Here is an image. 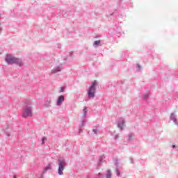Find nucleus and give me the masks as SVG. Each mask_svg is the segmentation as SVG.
Here are the masks:
<instances>
[{
	"label": "nucleus",
	"mask_w": 178,
	"mask_h": 178,
	"mask_svg": "<svg viewBox=\"0 0 178 178\" xmlns=\"http://www.w3.org/2000/svg\"><path fill=\"white\" fill-rule=\"evenodd\" d=\"M84 112H86L87 111V107H84L83 110Z\"/></svg>",
	"instance_id": "nucleus-18"
},
{
	"label": "nucleus",
	"mask_w": 178,
	"mask_h": 178,
	"mask_svg": "<svg viewBox=\"0 0 178 178\" xmlns=\"http://www.w3.org/2000/svg\"><path fill=\"white\" fill-rule=\"evenodd\" d=\"M52 168L51 167V164H48L47 166L44 169V173H47V170H51Z\"/></svg>",
	"instance_id": "nucleus-8"
},
{
	"label": "nucleus",
	"mask_w": 178,
	"mask_h": 178,
	"mask_svg": "<svg viewBox=\"0 0 178 178\" xmlns=\"http://www.w3.org/2000/svg\"><path fill=\"white\" fill-rule=\"evenodd\" d=\"M23 118H31L33 117V113L31 112H24L22 114Z\"/></svg>",
	"instance_id": "nucleus-6"
},
{
	"label": "nucleus",
	"mask_w": 178,
	"mask_h": 178,
	"mask_svg": "<svg viewBox=\"0 0 178 178\" xmlns=\"http://www.w3.org/2000/svg\"><path fill=\"white\" fill-rule=\"evenodd\" d=\"M66 167V161L64 160H58V175L62 176L63 175V170Z\"/></svg>",
	"instance_id": "nucleus-2"
},
{
	"label": "nucleus",
	"mask_w": 178,
	"mask_h": 178,
	"mask_svg": "<svg viewBox=\"0 0 178 178\" xmlns=\"http://www.w3.org/2000/svg\"><path fill=\"white\" fill-rule=\"evenodd\" d=\"M117 176H120V172L117 170Z\"/></svg>",
	"instance_id": "nucleus-16"
},
{
	"label": "nucleus",
	"mask_w": 178,
	"mask_h": 178,
	"mask_svg": "<svg viewBox=\"0 0 178 178\" xmlns=\"http://www.w3.org/2000/svg\"><path fill=\"white\" fill-rule=\"evenodd\" d=\"M64 91H65V89H63V88H61L60 92H63Z\"/></svg>",
	"instance_id": "nucleus-15"
},
{
	"label": "nucleus",
	"mask_w": 178,
	"mask_h": 178,
	"mask_svg": "<svg viewBox=\"0 0 178 178\" xmlns=\"http://www.w3.org/2000/svg\"><path fill=\"white\" fill-rule=\"evenodd\" d=\"M97 84V81H95L92 83L91 86L90 87L88 91V98H94L95 97V86Z\"/></svg>",
	"instance_id": "nucleus-1"
},
{
	"label": "nucleus",
	"mask_w": 178,
	"mask_h": 178,
	"mask_svg": "<svg viewBox=\"0 0 178 178\" xmlns=\"http://www.w3.org/2000/svg\"><path fill=\"white\" fill-rule=\"evenodd\" d=\"M93 131H94L95 133H97V132H98V131H97V130H95V129H94Z\"/></svg>",
	"instance_id": "nucleus-19"
},
{
	"label": "nucleus",
	"mask_w": 178,
	"mask_h": 178,
	"mask_svg": "<svg viewBox=\"0 0 178 178\" xmlns=\"http://www.w3.org/2000/svg\"><path fill=\"white\" fill-rule=\"evenodd\" d=\"M56 72H60V68L59 67H56L54 70V73H56Z\"/></svg>",
	"instance_id": "nucleus-11"
},
{
	"label": "nucleus",
	"mask_w": 178,
	"mask_h": 178,
	"mask_svg": "<svg viewBox=\"0 0 178 178\" xmlns=\"http://www.w3.org/2000/svg\"><path fill=\"white\" fill-rule=\"evenodd\" d=\"M63 101H65V96H60L57 100V106H59V105H62Z\"/></svg>",
	"instance_id": "nucleus-5"
},
{
	"label": "nucleus",
	"mask_w": 178,
	"mask_h": 178,
	"mask_svg": "<svg viewBox=\"0 0 178 178\" xmlns=\"http://www.w3.org/2000/svg\"><path fill=\"white\" fill-rule=\"evenodd\" d=\"M25 112H31V108L27 107L26 108H25Z\"/></svg>",
	"instance_id": "nucleus-12"
},
{
	"label": "nucleus",
	"mask_w": 178,
	"mask_h": 178,
	"mask_svg": "<svg viewBox=\"0 0 178 178\" xmlns=\"http://www.w3.org/2000/svg\"><path fill=\"white\" fill-rule=\"evenodd\" d=\"M145 98H148V95H145L144 97H143V99H145Z\"/></svg>",
	"instance_id": "nucleus-14"
},
{
	"label": "nucleus",
	"mask_w": 178,
	"mask_h": 178,
	"mask_svg": "<svg viewBox=\"0 0 178 178\" xmlns=\"http://www.w3.org/2000/svg\"><path fill=\"white\" fill-rule=\"evenodd\" d=\"M137 66H138V69H141V65L140 64H138Z\"/></svg>",
	"instance_id": "nucleus-17"
},
{
	"label": "nucleus",
	"mask_w": 178,
	"mask_h": 178,
	"mask_svg": "<svg viewBox=\"0 0 178 178\" xmlns=\"http://www.w3.org/2000/svg\"><path fill=\"white\" fill-rule=\"evenodd\" d=\"M16 59V57L13 56L12 55H7L6 58V61L8 65H12L15 63V60Z\"/></svg>",
	"instance_id": "nucleus-3"
},
{
	"label": "nucleus",
	"mask_w": 178,
	"mask_h": 178,
	"mask_svg": "<svg viewBox=\"0 0 178 178\" xmlns=\"http://www.w3.org/2000/svg\"><path fill=\"white\" fill-rule=\"evenodd\" d=\"M173 148H176V145H172Z\"/></svg>",
	"instance_id": "nucleus-20"
},
{
	"label": "nucleus",
	"mask_w": 178,
	"mask_h": 178,
	"mask_svg": "<svg viewBox=\"0 0 178 178\" xmlns=\"http://www.w3.org/2000/svg\"><path fill=\"white\" fill-rule=\"evenodd\" d=\"M99 44H101V40H96L94 42L93 45L94 47H97Z\"/></svg>",
	"instance_id": "nucleus-9"
},
{
	"label": "nucleus",
	"mask_w": 178,
	"mask_h": 178,
	"mask_svg": "<svg viewBox=\"0 0 178 178\" xmlns=\"http://www.w3.org/2000/svg\"><path fill=\"white\" fill-rule=\"evenodd\" d=\"M14 178H16V177H14Z\"/></svg>",
	"instance_id": "nucleus-21"
},
{
	"label": "nucleus",
	"mask_w": 178,
	"mask_h": 178,
	"mask_svg": "<svg viewBox=\"0 0 178 178\" xmlns=\"http://www.w3.org/2000/svg\"><path fill=\"white\" fill-rule=\"evenodd\" d=\"M14 63H15V65H17V66L19 67L23 66V61L22 60V59L19 58H15Z\"/></svg>",
	"instance_id": "nucleus-4"
},
{
	"label": "nucleus",
	"mask_w": 178,
	"mask_h": 178,
	"mask_svg": "<svg viewBox=\"0 0 178 178\" xmlns=\"http://www.w3.org/2000/svg\"><path fill=\"white\" fill-rule=\"evenodd\" d=\"M112 176V173L111 172L110 170L108 171L107 175H106V178H111Z\"/></svg>",
	"instance_id": "nucleus-10"
},
{
	"label": "nucleus",
	"mask_w": 178,
	"mask_h": 178,
	"mask_svg": "<svg viewBox=\"0 0 178 178\" xmlns=\"http://www.w3.org/2000/svg\"><path fill=\"white\" fill-rule=\"evenodd\" d=\"M45 140H47V138H45V137H43L42 138V144H44V141H45Z\"/></svg>",
	"instance_id": "nucleus-13"
},
{
	"label": "nucleus",
	"mask_w": 178,
	"mask_h": 178,
	"mask_svg": "<svg viewBox=\"0 0 178 178\" xmlns=\"http://www.w3.org/2000/svg\"><path fill=\"white\" fill-rule=\"evenodd\" d=\"M124 127V120H120L118 122V127L119 129H120L121 130H123V127Z\"/></svg>",
	"instance_id": "nucleus-7"
}]
</instances>
